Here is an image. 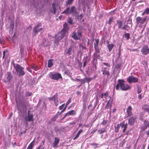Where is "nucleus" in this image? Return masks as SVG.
I'll use <instances>...</instances> for the list:
<instances>
[{
  "instance_id": "obj_1",
  "label": "nucleus",
  "mask_w": 149,
  "mask_h": 149,
  "mask_svg": "<svg viewBox=\"0 0 149 149\" xmlns=\"http://www.w3.org/2000/svg\"><path fill=\"white\" fill-rule=\"evenodd\" d=\"M116 88L117 90H120L122 91H126L129 90L130 87L123 79H119Z\"/></svg>"
},
{
  "instance_id": "obj_2",
  "label": "nucleus",
  "mask_w": 149,
  "mask_h": 149,
  "mask_svg": "<svg viewBox=\"0 0 149 149\" xmlns=\"http://www.w3.org/2000/svg\"><path fill=\"white\" fill-rule=\"evenodd\" d=\"M13 65L19 77L25 75V72L24 70V68L17 64L13 63Z\"/></svg>"
},
{
  "instance_id": "obj_3",
  "label": "nucleus",
  "mask_w": 149,
  "mask_h": 149,
  "mask_svg": "<svg viewBox=\"0 0 149 149\" xmlns=\"http://www.w3.org/2000/svg\"><path fill=\"white\" fill-rule=\"evenodd\" d=\"M49 77L52 79L58 80L59 79H62L61 74L60 73H55L51 72L49 74Z\"/></svg>"
},
{
  "instance_id": "obj_4",
  "label": "nucleus",
  "mask_w": 149,
  "mask_h": 149,
  "mask_svg": "<svg viewBox=\"0 0 149 149\" xmlns=\"http://www.w3.org/2000/svg\"><path fill=\"white\" fill-rule=\"evenodd\" d=\"M66 33L64 32H62V31L57 34L56 36V38L55 41V43H58L61 40L63 39Z\"/></svg>"
},
{
  "instance_id": "obj_5",
  "label": "nucleus",
  "mask_w": 149,
  "mask_h": 149,
  "mask_svg": "<svg viewBox=\"0 0 149 149\" xmlns=\"http://www.w3.org/2000/svg\"><path fill=\"white\" fill-rule=\"evenodd\" d=\"M127 81L129 84L135 83L138 82L139 79L138 78L132 75L127 78Z\"/></svg>"
},
{
  "instance_id": "obj_6",
  "label": "nucleus",
  "mask_w": 149,
  "mask_h": 149,
  "mask_svg": "<svg viewBox=\"0 0 149 149\" xmlns=\"http://www.w3.org/2000/svg\"><path fill=\"white\" fill-rule=\"evenodd\" d=\"M127 124L126 123L125 124V123L124 122L117 125L116 127V126H115V128L116 130H118L120 129L122 130H125L127 127Z\"/></svg>"
},
{
  "instance_id": "obj_7",
  "label": "nucleus",
  "mask_w": 149,
  "mask_h": 149,
  "mask_svg": "<svg viewBox=\"0 0 149 149\" xmlns=\"http://www.w3.org/2000/svg\"><path fill=\"white\" fill-rule=\"evenodd\" d=\"M48 99L50 101H52L53 100L54 104L57 107L58 105V94L57 93H55L53 97H49Z\"/></svg>"
},
{
  "instance_id": "obj_8",
  "label": "nucleus",
  "mask_w": 149,
  "mask_h": 149,
  "mask_svg": "<svg viewBox=\"0 0 149 149\" xmlns=\"http://www.w3.org/2000/svg\"><path fill=\"white\" fill-rule=\"evenodd\" d=\"M81 36V33L80 31H78L77 33L73 32L72 33V37L75 40H79Z\"/></svg>"
},
{
  "instance_id": "obj_9",
  "label": "nucleus",
  "mask_w": 149,
  "mask_h": 149,
  "mask_svg": "<svg viewBox=\"0 0 149 149\" xmlns=\"http://www.w3.org/2000/svg\"><path fill=\"white\" fill-rule=\"evenodd\" d=\"M141 51L143 55H147L149 52V48L148 46L147 45L143 46L141 48Z\"/></svg>"
},
{
  "instance_id": "obj_10",
  "label": "nucleus",
  "mask_w": 149,
  "mask_h": 149,
  "mask_svg": "<svg viewBox=\"0 0 149 149\" xmlns=\"http://www.w3.org/2000/svg\"><path fill=\"white\" fill-rule=\"evenodd\" d=\"M53 143V147L54 148L58 147V144L60 141V139L58 137H55Z\"/></svg>"
},
{
  "instance_id": "obj_11",
  "label": "nucleus",
  "mask_w": 149,
  "mask_h": 149,
  "mask_svg": "<svg viewBox=\"0 0 149 149\" xmlns=\"http://www.w3.org/2000/svg\"><path fill=\"white\" fill-rule=\"evenodd\" d=\"M76 114L75 111L74 110H72L70 111H68L66 113L64 116L61 119V120H63L67 116H74L76 115Z\"/></svg>"
},
{
  "instance_id": "obj_12",
  "label": "nucleus",
  "mask_w": 149,
  "mask_h": 149,
  "mask_svg": "<svg viewBox=\"0 0 149 149\" xmlns=\"http://www.w3.org/2000/svg\"><path fill=\"white\" fill-rule=\"evenodd\" d=\"M136 118L135 117H131L128 119V123L131 125H133L135 122Z\"/></svg>"
},
{
  "instance_id": "obj_13",
  "label": "nucleus",
  "mask_w": 149,
  "mask_h": 149,
  "mask_svg": "<svg viewBox=\"0 0 149 149\" xmlns=\"http://www.w3.org/2000/svg\"><path fill=\"white\" fill-rule=\"evenodd\" d=\"M108 99H109L107 100L108 101L107 102V104L105 107L107 109H109L111 107V105L112 102V101L111 100V97H108Z\"/></svg>"
},
{
  "instance_id": "obj_14",
  "label": "nucleus",
  "mask_w": 149,
  "mask_h": 149,
  "mask_svg": "<svg viewBox=\"0 0 149 149\" xmlns=\"http://www.w3.org/2000/svg\"><path fill=\"white\" fill-rule=\"evenodd\" d=\"M62 114L60 112H57V113L52 118L51 120L53 121H56V119L58 117Z\"/></svg>"
},
{
  "instance_id": "obj_15",
  "label": "nucleus",
  "mask_w": 149,
  "mask_h": 149,
  "mask_svg": "<svg viewBox=\"0 0 149 149\" xmlns=\"http://www.w3.org/2000/svg\"><path fill=\"white\" fill-rule=\"evenodd\" d=\"M30 111L29 110L28 111V121L30 122L31 121H33L34 119L33 118V115L32 113H29Z\"/></svg>"
},
{
  "instance_id": "obj_16",
  "label": "nucleus",
  "mask_w": 149,
  "mask_h": 149,
  "mask_svg": "<svg viewBox=\"0 0 149 149\" xmlns=\"http://www.w3.org/2000/svg\"><path fill=\"white\" fill-rule=\"evenodd\" d=\"M132 109V107L130 106L128 107L127 108V112L128 116H130L132 115V112L131 111Z\"/></svg>"
},
{
  "instance_id": "obj_17",
  "label": "nucleus",
  "mask_w": 149,
  "mask_h": 149,
  "mask_svg": "<svg viewBox=\"0 0 149 149\" xmlns=\"http://www.w3.org/2000/svg\"><path fill=\"white\" fill-rule=\"evenodd\" d=\"M68 29V24L65 22L63 25V28L61 30L62 32H64L66 33Z\"/></svg>"
},
{
  "instance_id": "obj_18",
  "label": "nucleus",
  "mask_w": 149,
  "mask_h": 149,
  "mask_svg": "<svg viewBox=\"0 0 149 149\" xmlns=\"http://www.w3.org/2000/svg\"><path fill=\"white\" fill-rule=\"evenodd\" d=\"M83 131H79L77 134L75 135V132L73 134V136L74 137L73 140H74L77 139L79 136L80 134Z\"/></svg>"
},
{
  "instance_id": "obj_19",
  "label": "nucleus",
  "mask_w": 149,
  "mask_h": 149,
  "mask_svg": "<svg viewBox=\"0 0 149 149\" xmlns=\"http://www.w3.org/2000/svg\"><path fill=\"white\" fill-rule=\"evenodd\" d=\"M95 52L94 54V58H100L99 50V49L95 50Z\"/></svg>"
},
{
  "instance_id": "obj_20",
  "label": "nucleus",
  "mask_w": 149,
  "mask_h": 149,
  "mask_svg": "<svg viewBox=\"0 0 149 149\" xmlns=\"http://www.w3.org/2000/svg\"><path fill=\"white\" fill-rule=\"evenodd\" d=\"M117 24L118 25V29H121L123 25V23L122 21L120 20H117Z\"/></svg>"
},
{
  "instance_id": "obj_21",
  "label": "nucleus",
  "mask_w": 149,
  "mask_h": 149,
  "mask_svg": "<svg viewBox=\"0 0 149 149\" xmlns=\"http://www.w3.org/2000/svg\"><path fill=\"white\" fill-rule=\"evenodd\" d=\"M103 75L105 76V78L107 79L109 75V71L105 70L103 71Z\"/></svg>"
},
{
  "instance_id": "obj_22",
  "label": "nucleus",
  "mask_w": 149,
  "mask_h": 149,
  "mask_svg": "<svg viewBox=\"0 0 149 149\" xmlns=\"http://www.w3.org/2000/svg\"><path fill=\"white\" fill-rule=\"evenodd\" d=\"M148 127L147 125V122L146 120H145L143 124L142 127L141 129L143 130H146Z\"/></svg>"
},
{
  "instance_id": "obj_23",
  "label": "nucleus",
  "mask_w": 149,
  "mask_h": 149,
  "mask_svg": "<svg viewBox=\"0 0 149 149\" xmlns=\"http://www.w3.org/2000/svg\"><path fill=\"white\" fill-rule=\"evenodd\" d=\"M53 59H49L48 61V68L51 67L53 65Z\"/></svg>"
},
{
  "instance_id": "obj_24",
  "label": "nucleus",
  "mask_w": 149,
  "mask_h": 149,
  "mask_svg": "<svg viewBox=\"0 0 149 149\" xmlns=\"http://www.w3.org/2000/svg\"><path fill=\"white\" fill-rule=\"evenodd\" d=\"M65 13L67 15H69L71 14L70 8L69 7L67 8L62 13Z\"/></svg>"
},
{
  "instance_id": "obj_25",
  "label": "nucleus",
  "mask_w": 149,
  "mask_h": 149,
  "mask_svg": "<svg viewBox=\"0 0 149 149\" xmlns=\"http://www.w3.org/2000/svg\"><path fill=\"white\" fill-rule=\"evenodd\" d=\"M95 42L94 43V48L95 50L98 49V45L99 42V40L97 39H95Z\"/></svg>"
},
{
  "instance_id": "obj_26",
  "label": "nucleus",
  "mask_w": 149,
  "mask_h": 149,
  "mask_svg": "<svg viewBox=\"0 0 149 149\" xmlns=\"http://www.w3.org/2000/svg\"><path fill=\"white\" fill-rule=\"evenodd\" d=\"M136 86L137 88V93L138 94H139L142 91L141 88L138 84H137Z\"/></svg>"
},
{
  "instance_id": "obj_27",
  "label": "nucleus",
  "mask_w": 149,
  "mask_h": 149,
  "mask_svg": "<svg viewBox=\"0 0 149 149\" xmlns=\"http://www.w3.org/2000/svg\"><path fill=\"white\" fill-rule=\"evenodd\" d=\"M113 46L114 45L112 44H108L107 47L108 48L109 50V52H110L111 51Z\"/></svg>"
},
{
  "instance_id": "obj_28",
  "label": "nucleus",
  "mask_w": 149,
  "mask_h": 149,
  "mask_svg": "<svg viewBox=\"0 0 149 149\" xmlns=\"http://www.w3.org/2000/svg\"><path fill=\"white\" fill-rule=\"evenodd\" d=\"M52 8L53 11H52V13H53L54 14H55L56 12V10L55 4L54 3H53L52 4Z\"/></svg>"
},
{
  "instance_id": "obj_29",
  "label": "nucleus",
  "mask_w": 149,
  "mask_h": 149,
  "mask_svg": "<svg viewBox=\"0 0 149 149\" xmlns=\"http://www.w3.org/2000/svg\"><path fill=\"white\" fill-rule=\"evenodd\" d=\"M122 62L120 61L118 63H117L116 65L115 68H120L122 64Z\"/></svg>"
},
{
  "instance_id": "obj_30",
  "label": "nucleus",
  "mask_w": 149,
  "mask_h": 149,
  "mask_svg": "<svg viewBox=\"0 0 149 149\" xmlns=\"http://www.w3.org/2000/svg\"><path fill=\"white\" fill-rule=\"evenodd\" d=\"M8 74V77H7V80L8 81H10L11 79L12 78V76L11 74V73L9 72L7 73Z\"/></svg>"
},
{
  "instance_id": "obj_31",
  "label": "nucleus",
  "mask_w": 149,
  "mask_h": 149,
  "mask_svg": "<svg viewBox=\"0 0 149 149\" xmlns=\"http://www.w3.org/2000/svg\"><path fill=\"white\" fill-rule=\"evenodd\" d=\"M34 145V143L33 141L31 142L28 146L27 149H32L33 146Z\"/></svg>"
},
{
  "instance_id": "obj_32",
  "label": "nucleus",
  "mask_w": 149,
  "mask_h": 149,
  "mask_svg": "<svg viewBox=\"0 0 149 149\" xmlns=\"http://www.w3.org/2000/svg\"><path fill=\"white\" fill-rule=\"evenodd\" d=\"M144 110L148 112L149 114V104L148 105H147L144 108Z\"/></svg>"
},
{
  "instance_id": "obj_33",
  "label": "nucleus",
  "mask_w": 149,
  "mask_h": 149,
  "mask_svg": "<svg viewBox=\"0 0 149 149\" xmlns=\"http://www.w3.org/2000/svg\"><path fill=\"white\" fill-rule=\"evenodd\" d=\"M129 26L127 24H124L123 26L121 28L123 30H126L128 31L129 30Z\"/></svg>"
},
{
  "instance_id": "obj_34",
  "label": "nucleus",
  "mask_w": 149,
  "mask_h": 149,
  "mask_svg": "<svg viewBox=\"0 0 149 149\" xmlns=\"http://www.w3.org/2000/svg\"><path fill=\"white\" fill-rule=\"evenodd\" d=\"M142 19V17H138L136 18V22L137 24H139L141 23V21Z\"/></svg>"
},
{
  "instance_id": "obj_35",
  "label": "nucleus",
  "mask_w": 149,
  "mask_h": 149,
  "mask_svg": "<svg viewBox=\"0 0 149 149\" xmlns=\"http://www.w3.org/2000/svg\"><path fill=\"white\" fill-rule=\"evenodd\" d=\"M38 67L35 65H33L31 67V68L33 70H34L35 71H37L38 70Z\"/></svg>"
},
{
  "instance_id": "obj_36",
  "label": "nucleus",
  "mask_w": 149,
  "mask_h": 149,
  "mask_svg": "<svg viewBox=\"0 0 149 149\" xmlns=\"http://www.w3.org/2000/svg\"><path fill=\"white\" fill-rule=\"evenodd\" d=\"M125 38H126V40H128L130 38V34L128 33H125L124 34Z\"/></svg>"
},
{
  "instance_id": "obj_37",
  "label": "nucleus",
  "mask_w": 149,
  "mask_h": 149,
  "mask_svg": "<svg viewBox=\"0 0 149 149\" xmlns=\"http://www.w3.org/2000/svg\"><path fill=\"white\" fill-rule=\"evenodd\" d=\"M37 27H36L35 26L33 29V32L36 34L38 32H39V29H38Z\"/></svg>"
},
{
  "instance_id": "obj_38",
  "label": "nucleus",
  "mask_w": 149,
  "mask_h": 149,
  "mask_svg": "<svg viewBox=\"0 0 149 149\" xmlns=\"http://www.w3.org/2000/svg\"><path fill=\"white\" fill-rule=\"evenodd\" d=\"M75 7L74 6H73L70 10V12L71 13L73 12H76Z\"/></svg>"
},
{
  "instance_id": "obj_39",
  "label": "nucleus",
  "mask_w": 149,
  "mask_h": 149,
  "mask_svg": "<svg viewBox=\"0 0 149 149\" xmlns=\"http://www.w3.org/2000/svg\"><path fill=\"white\" fill-rule=\"evenodd\" d=\"M104 97L107 99V100L109 99H108V97H110V96H109L108 93L107 92L105 93L104 94V95L103 94V96H104Z\"/></svg>"
},
{
  "instance_id": "obj_40",
  "label": "nucleus",
  "mask_w": 149,
  "mask_h": 149,
  "mask_svg": "<svg viewBox=\"0 0 149 149\" xmlns=\"http://www.w3.org/2000/svg\"><path fill=\"white\" fill-rule=\"evenodd\" d=\"M86 82H87L86 77L84 78L83 79H81V85H82V84H84L85 83H86Z\"/></svg>"
},
{
  "instance_id": "obj_41",
  "label": "nucleus",
  "mask_w": 149,
  "mask_h": 149,
  "mask_svg": "<svg viewBox=\"0 0 149 149\" xmlns=\"http://www.w3.org/2000/svg\"><path fill=\"white\" fill-rule=\"evenodd\" d=\"M144 13H145L147 15L149 14V8H147L144 11Z\"/></svg>"
},
{
  "instance_id": "obj_42",
  "label": "nucleus",
  "mask_w": 149,
  "mask_h": 149,
  "mask_svg": "<svg viewBox=\"0 0 149 149\" xmlns=\"http://www.w3.org/2000/svg\"><path fill=\"white\" fill-rule=\"evenodd\" d=\"M72 50V48L71 47L69 48L68 51L66 53V54H68V55H70V53L71 52Z\"/></svg>"
},
{
  "instance_id": "obj_43",
  "label": "nucleus",
  "mask_w": 149,
  "mask_h": 149,
  "mask_svg": "<svg viewBox=\"0 0 149 149\" xmlns=\"http://www.w3.org/2000/svg\"><path fill=\"white\" fill-rule=\"evenodd\" d=\"M146 17L144 18H142L141 20V21L140 24H143L146 21Z\"/></svg>"
},
{
  "instance_id": "obj_44",
  "label": "nucleus",
  "mask_w": 149,
  "mask_h": 149,
  "mask_svg": "<svg viewBox=\"0 0 149 149\" xmlns=\"http://www.w3.org/2000/svg\"><path fill=\"white\" fill-rule=\"evenodd\" d=\"M72 20L71 17H69L68 21V22L70 24H72Z\"/></svg>"
},
{
  "instance_id": "obj_45",
  "label": "nucleus",
  "mask_w": 149,
  "mask_h": 149,
  "mask_svg": "<svg viewBox=\"0 0 149 149\" xmlns=\"http://www.w3.org/2000/svg\"><path fill=\"white\" fill-rule=\"evenodd\" d=\"M90 145H91L94 148H95L97 147L98 144L95 143H92L90 144Z\"/></svg>"
},
{
  "instance_id": "obj_46",
  "label": "nucleus",
  "mask_w": 149,
  "mask_h": 149,
  "mask_svg": "<svg viewBox=\"0 0 149 149\" xmlns=\"http://www.w3.org/2000/svg\"><path fill=\"white\" fill-rule=\"evenodd\" d=\"M65 106V104H62L59 107V109L60 110H63V109L64 108V107Z\"/></svg>"
},
{
  "instance_id": "obj_47",
  "label": "nucleus",
  "mask_w": 149,
  "mask_h": 149,
  "mask_svg": "<svg viewBox=\"0 0 149 149\" xmlns=\"http://www.w3.org/2000/svg\"><path fill=\"white\" fill-rule=\"evenodd\" d=\"M73 1L74 0H68V1L66 2V4L69 5L71 4Z\"/></svg>"
},
{
  "instance_id": "obj_48",
  "label": "nucleus",
  "mask_w": 149,
  "mask_h": 149,
  "mask_svg": "<svg viewBox=\"0 0 149 149\" xmlns=\"http://www.w3.org/2000/svg\"><path fill=\"white\" fill-rule=\"evenodd\" d=\"M143 115L142 114H140L139 115V119L141 120V121H143Z\"/></svg>"
},
{
  "instance_id": "obj_49",
  "label": "nucleus",
  "mask_w": 149,
  "mask_h": 149,
  "mask_svg": "<svg viewBox=\"0 0 149 149\" xmlns=\"http://www.w3.org/2000/svg\"><path fill=\"white\" fill-rule=\"evenodd\" d=\"M93 79V78H87L86 77L87 82L89 83L90 81Z\"/></svg>"
},
{
  "instance_id": "obj_50",
  "label": "nucleus",
  "mask_w": 149,
  "mask_h": 149,
  "mask_svg": "<svg viewBox=\"0 0 149 149\" xmlns=\"http://www.w3.org/2000/svg\"><path fill=\"white\" fill-rule=\"evenodd\" d=\"M8 52V51L7 50L4 51L3 52V56L2 57V58L3 59L5 58V55H6V52Z\"/></svg>"
},
{
  "instance_id": "obj_51",
  "label": "nucleus",
  "mask_w": 149,
  "mask_h": 149,
  "mask_svg": "<svg viewBox=\"0 0 149 149\" xmlns=\"http://www.w3.org/2000/svg\"><path fill=\"white\" fill-rule=\"evenodd\" d=\"M71 98H70L69 99V100H68V101L66 102V105H68L71 102Z\"/></svg>"
},
{
  "instance_id": "obj_52",
  "label": "nucleus",
  "mask_w": 149,
  "mask_h": 149,
  "mask_svg": "<svg viewBox=\"0 0 149 149\" xmlns=\"http://www.w3.org/2000/svg\"><path fill=\"white\" fill-rule=\"evenodd\" d=\"M32 94V93L31 92H27L26 94V95L27 96H31Z\"/></svg>"
},
{
  "instance_id": "obj_53",
  "label": "nucleus",
  "mask_w": 149,
  "mask_h": 149,
  "mask_svg": "<svg viewBox=\"0 0 149 149\" xmlns=\"http://www.w3.org/2000/svg\"><path fill=\"white\" fill-rule=\"evenodd\" d=\"M67 106L68 105H66H66L64 107V108H63V110H62L61 112H60L62 114V113L63 112H64L66 109L67 107Z\"/></svg>"
},
{
  "instance_id": "obj_54",
  "label": "nucleus",
  "mask_w": 149,
  "mask_h": 149,
  "mask_svg": "<svg viewBox=\"0 0 149 149\" xmlns=\"http://www.w3.org/2000/svg\"><path fill=\"white\" fill-rule=\"evenodd\" d=\"M78 66L81 68L82 66V63L78 61Z\"/></svg>"
},
{
  "instance_id": "obj_55",
  "label": "nucleus",
  "mask_w": 149,
  "mask_h": 149,
  "mask_svg": "<svg viewBox=\"0 0 149 149\" xmlns=\"http://www.w3.org/2000/svg\"><path fill=\"white\" fill-rule=\"evenodd\" d=\"M113 18H109V22H108V24H111V23L112 22V20H113Z\"/></svg>"
},
{
  "instance_id": "obj_56",
  "label": "nucleus",
  "mask_w": 149,
  "mask_h": 149,
  "mask_svg": "<svg viewBox=\"0 0 149 149\" xmlns=\"http://www.w3.org/2000/svg\"><path fill=\"white\" fill-rule=\"evenodd\" d=\"M103 64L107 66L110 67V65L107 63L103 62Z\"/></svg>"
},
{
  "instance_id": "obj_57",
  "label": "nucleus",
  "mask_w": 149,
  "mask_h": 149,
  "mask_svg": "<svg viewBox=\"0 0 149 149\" xmlns=\"http://www.w3.org/2000/svg\"><path fill=\"white\" fill-rule=\"evenodd\" d=\"M83 15H82V14H81L78 16V18L79 19L81 20V19H82V18H83Z\"/></svg>"
},
{
  "instance_id": "obj_58",
  "label": "nucleus",
  "mask_w": 149,
  "mask_h": 149,
  "mask_svg": "<svg viewBox=\"0 0 149 149\" xmlns=\"http://www.w3.org/2000/svg\"><path fill=\"white\" fill-rule=\"evenodd\" d=\"M138 99L139 100H141L142 98V94H139L138 96Z\"/></svg>"
},
{
  "instance_id": "obj_59",
  "label": "nucleus",
  "mask_w": 149,
  "mask_h": 149,
  "mask_svg": "<svg viewBox=\"0 0 149 149\" xmlns=\"http://www.w3.org/2000/svg\"><path fill=\"white\" fill-rule=\"evenodd\" d=\"M14 23H13L12 24L11 23L10 24V27H11L12 29H13L14 28Z\"/></svg>"
},
{
  "instance_id": "obj_60",
  "label": "nucleus",
  "mask_w": 149,
  "mask_h": 149,
  "mask_svg": "<svg viewBox=\"0 0 149 149\" xmlns=\"http://www.w3.org/2000/svg\"><path fill=\"white\" fill-rule=\"evenodd\" d=\"M42 26V24L41 23H38L37 25L36 26H35L36 27H37L38 28H39V27L41 26Z\"/></svg>"
},
{
  "instance_id": "obj_61",
  "label": "nucleus",
  "mask_w": 149,
  "mask_h": 149,
  "mask_svg": "<svg viewBox=\"0 0 149 149\" xmlns=\"http://www.w3.org/2000/svg\"><path fill=\"white\" fill-rule=\"evenodd\" d=\"M86 63H87V62H86V61H84V63H83V67L84 68H85V66L86 65Z\"/></svg>"
},
{
  "instance_id": "obj_62",
  "label": "nucleus",
  "mask_w": 149,
  "mask_h": 149,
  "mask_svg": "<svg viewBox=\"0 0 149 149\" xmlns=\"http://www.w3.org/2000/svg\"><path fill=\"white\" fill-rule=\"evenodd\" d=\"M20 52L21 53V55H22V54L24 53L23 49H21L20 50Z\"/></svg>"
},
{
  "instance_id": "obj_63",
  "label": "nucleus",
  "mask_w": 149,
  "mask_h": 149,
  "mask_svg": "<svg viewBox=\"0 0 149 149\" xmlns=\"http://www.w3.org/2000/svg\"><path fill=\"white\" fill-rule=\"evenodd\" d=\"M73 80L74 81H79L80 82H81V79H77V78H76L75 79V80Z\"/></svg>"
},
{
  "instance_id": "obj_64",
  "label": "nucleus",
  "mask_w": 149,
  "mask_h": 149,
  "mask_svg": "<svg viewBox=\"0 0 149 149\" xmlns=\"http://www.w3.org/2000/svg\"><path fill=\"white\" fill-rule=\"evenodd\" d=\"M42 144H41L40 145L37 147L36 149H41V148L42 147Z\"/></svg>"
}]
</instances>
